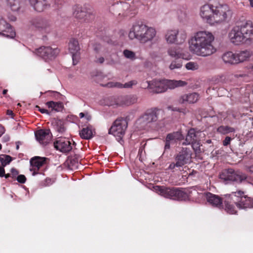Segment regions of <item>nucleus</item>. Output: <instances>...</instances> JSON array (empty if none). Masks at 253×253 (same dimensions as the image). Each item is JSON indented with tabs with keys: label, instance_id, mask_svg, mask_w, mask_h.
Segmentation results:
<instances>
[{
	"label": "nucleus",
	"instance_id": "37",
	"mask_svg": "<svg viewBox=\"0 0 253 253\" xmlns=\"http://www.w3.org/2000/svg\"><path fill=\"white\" fill-rule=\"evenodd\" d=\"M7 4L13 11H18L20 7L22 0H6Z\"/></svg>",
	"mask_w": 253,
	"mask_h": 253
},
{
	"label": "nucleus",
	"instance_id": "16",
	"mask_svg": "<svg viewBox=\"0 0 253 253\" xmlns=\"http://www.w3.org/2000/svg\"><path fill=\"white\" fill-rule=\"evenodd\" d=\"M54 147L63 153L71 151L73 148L72 142L65 137H59L53 143Z\"/></svg>",
	"mask_w": 253,
	"mask_h": 253
},
{
	"label": "nucleus",
	"instance_id": "27",
	"mask_svg": "<svg viewBox=\"0 0 253 253\" xmlns=\"http://www.w3.org/2000/svg\"><path fill=\"white\" fill-rule=\"evenodd\" d=\"M29 1L34 9L40 12L43 11L50 6L47 0H29Z\"/></svg>",
	"mask_w": 253,
	"mask_h": 253
},
{
	"label": "nucleus",
	"instance_id": "1",
	"mask_svg": "<svg viewBox=\"0 0 253 253\" xmlns=\"http://www.w3.org/2000/svg\"><path fill=\"white\" fill-rule=\"evenodd\" d=\"M213 35L207 31H200L194 34L189 41V49L194 54L202 56H210L216 51L213 44Z\"/></svg>",
	"mask_w": 253,
	"mask_h": 253
},
{
	"label": "nucleus",
	"instance_id": "40",
	"mask_svg": "<svg viewBox=\"0 0 253 253\" xmlns=\"http://www.w3.org/2000/svg\"><path fill=\"white\" fill-rule=\"evenodd\" d=\"M182 66V61L181 60L178 59H175L171 62L169 68L170 70L175 69H179Z\"/></svg>",
	"mask_w": 253,
	"mask_h": 253
},
{
	"label": "nucleus",
	"instance_id": "10",
	"mask_svg": "<svg viewBox=\"0 0 253 253\" xmlns=\"http://www.w3.org/2000/svg\"><path fill=\"white\" fill-rule=\"evenodd\" d=\"M232 193H234L233 198L235 205L239 210L253 208V199L246 195L244 191L238 190Z\"/></svg>",
	"mask_w": 253,
	"mask_h": 253
},
{
	"label": "nucleus",
	"instance_id": "60",
	"mask_svg": "<svg viewBox=\"0 0 253 253\" xmlns=\"http://www.w3.org/2000/svg\"><path fill=\"white\" fill-rule=\"evenodd\" d=\"M8 90L7 89H4L2 91V94L3 95H6L7 94Z\"/></svg>",
	"mask_w": 253,
	"mask_h": 253
},
{
	"label": "nucleus",
	"instance_id": "45",
	"mask_svg": "<svg viewBox=\"0 0 253 253\" xmlns=\"http://www.w3.org/2000/svg\"><path fill=\"white\" fill-rule=\"evenodd\" d=\"M18 182L20 183H25L26 182V181L27 180L26 177L24 175L20 174L17 176L16 178Z\"/></svg>",
	"mask_w": 253,
	"mask_h": 253
},
{
	"label": "nucleus",
	"instance_id": "46",
	"mask_svg": "<svg viewBox=\"0 0 253 253\" xmlns=\"http://www.w3.org/2000/svg\"><path fill=\"white\" fill-rule=\"evenodd\" d=\"M35 108L36 109V110L40 111L42 114H46L48 115L50 114V112H49L47 110L43 109V108H41L40 106H39L38 105H37L35 107Z\"/></svg>",
	"mask_w": 253,
	"mask_h": 253
},
{
	"label": "nucleus",
	"instance_id": "15",
	"mask_svg": "<svg viewBox=\"0 0 253 253\" xmlns=\"http://www.w3.org/2000/svg\"><path fill=\"white\" fill-rule=\"evenodd\" d=\"M137 101V97L134 95H121L114 98L111 105L124 106L132 105Z\"/></svg>",
	"mask_w": 253,
	"mask_h": 253
},
{
	"label": "nucleus",
	"instance_id": "22",
	"mask_svg": "<svg viewBox=\"0 0 253 253\" xmlns=\"http://www.w3.org/2000/svg\"><path fill=\"white\" fill-rule=\"evenodd\" d=\"M38 141L43 145H46L51 140L52 134L49 129H41L35 132Z\"/></svg>",
	"mask_w": 253,
	"mask_h": 253
},
{
	"label": "nucleus",
	"instance_id": "29",
	"mask_svg": "<svg viewBox=\"0 0 253 253\" xmlns=\"http://www.w3.org/2000/svg\"><path fill=\"white\" fill-rule=\"evenodd\" d=\"M237 63H240L250 59L253 55V52L250 50L246 49L239 51L236 52Z\"/></svg>",
	"mask_w": 253,
	"mask_h": 253
},
{
	"label": "nucleus",
	"instance_id": "51",
	"mask_svg": "<svg viewBox=\"0 0 253 253\" xmlns=\"http://www.w3.org/2000/svg\"><path fill=\"white\" fill-rule=\"evenodd\" d=\"M5 169H4V167L1 166L0 167V177H2L3 175H4Z\"/></svg>",
	"mask_w": 253,
	"mask_h": 253
},
{
	"label": "nucleus",
	"instance_id": "31",
	"mask_svg": "<svg viewBox=\"0 0 253 253\" xmlns=\"http://www.w3.org/2000/svg\"><path fill=\"white\" fill-rule=\"evenodd\" d=\"M222 59L225 63L231 65L238 64L236 54L232 51H227L224 53L222 56Z\"/></svg>",
	"mask_w": 253,
	"mask_h": 253
},
{
	"label": "nucleus",
	"instance_id": "25",
	"mask_svg": "<svg viewBox=\"0 0 253 253\" xmlns=\"http://www.w3.org/2000/svg\"><path fill=\"white\" fill-rule=\"evenodd\" d=\"M207 201L213 207L221 209L223 208L222 203L224 198L221 199L219 196L211 193H207L206 195Z\"/></svg>",
	"mask_w": 253,
	"mask_h": 253
},
{
	"label": "nucleus",
	"instance_id": "44",
	"mask_svg": "<svg viewBox=\"0 0 253 253\" xmlns=\"http://www.w3.org/2000/svg\"><path fill=\"white\" fill-rule=\"evenodd\" d=\"M169 108H170L172 111H176L180 113H182L183 114H185L186 113V109L183 108H179V107H169Z\"/></svg>",
	"mask_w": 253,
	"mask_h": 253
},
{
	"label": "nucleus",
	"instance_id": "6",
	"mask_svg": "<svg viewBox=\"0 0 253 253\" xmlns=\"http://www.w3.org/2000/svg\"><path fill=\"white\" fill-rule=\"evenodd\" d=\"M128 118L118 117L109 129L108 133L113 135L118 141L122 140L128 125Z\"/></svg>",
	"mask_w": 253,
	"mask_h": 253
},
{
	"label": "nucleus",
	"instance_id": "62",
	"mask_svg": "<svg viewBox=\"0 0 253 253\" xmlns=\"http://www.w3.org/2000/svg\"><path fill=\"white\" fill-rule=\"evenodd\" d=\"M250 3L251 6L253 7V0H250Z\"/></svg>",
	"mask_w": 253,
	"mask_h": 253
},
{
	"label": "nucleus",
	"instance_id": "55",
	"mask_svg": "<svg viewBox=\"0 0 253 253\" xmlns=\"http://www.w3.org/2000/svg\"><path fill=\"white\" fill-rule=\"evenodd\" d=\"M85 117L86 120H87V121H89L91 119V116L90 115H89L88 113L85 114Z\"/></svg>",
	"mask_w": 253,
	"mask_h": 253
},
{
	"label": "nucleus",
	"instance_id": "24",
	"mask_svg": "<svg viewBox=\"0 0 253 253\" xmlns=\"http://www.w3.org/2000/svg\"><path fill=\"white\" fill-rule=\"evenodd\" d=\"M147 87L153 89L157 93H162L167 90L165 80L161 81L153 80L151 82H147Z\"/></svg>",
	"mask_w": 253,
	"mask_h": 253
},
{
	"label": "nucleus",
	"instance_id": "5",
	"mask_svg": "<svg viewBox=\"0 0 253 253\" xmlns=\"http://www.w3.org/2000/svg\"><path fill=\"white\" fill-rule=\"evenodd\" d=\"M192 154V152L190 148L182 147L181 151L174 156L175 162L170 163L167 169L174 172L176 168L182 167L191 161Z\"/></svg>",
	"mask_w": 253,
	"mask_h": 253
},
{
	"label": "nucleus",
	"instance_id": "39",
	"mask_svg": "<svg viewBox=\"0 0 253 253\" xmlns=\"http://www.w3.org/2000/svg\"><path fill=\"white\" fill-rule=\"evenodd\" d=\"M12 160V157L9 155H1L0 156V162L1 166L4 167L9 164Z\"/></svg>",
	"mask_w": 253,
	"mask_h": 253
},
{
	"label": "nucleus",
	"instance_id": "58",
	"mask_svg": "<svg viewBox=\"0 0 253 253\" xmlns=\"http://www.w3.org/2000/svg\"><path fill=\"white\" fill-rule=\"evenodd\" d=\"M79 116L80 118H83L85 116V114H84V113H80V114H79Z\"/></svg>",
	"mask_w": 253,
	"mask_h": 253
},
{
	"label": "nucleus",
	"instance_id": "59",
	"mask_svg": "<svg viewBox=\"0 0 253 253\" xmlns=\"http://www.w3.org/2000/svg\"><path fill=\"white\" fill-rule=\"evenodd\" d=\"M224 77L223 76H218L217 77V79H218V81H217V83H218L219 82V81L221 80H222V78Z\"/></svg>",
	"mask_w": 253,
	"mask_h": 253
},
{
	"label": "nucleus",
	"instance_id": "13",
	"mask_svg": "<svg viewBox=\"0 0 253 253\" xmlns=\"http://www.w3.org/2000/svg\"><path fill=\"white\" fill-rule=\"evenodd\" d=\"M60 52L58 48H52L50 46H42L35 50L36 54L45 60L55 58Z\"/></svg>",
	"mask_w": 253,
	"mask_h": 253
},
{
	"label": "nucleus",
	"instance_id": "54",
	"mask_svg": "<svg viewBox=\"0 0 253 253\" xmlns=\"http://www.w3.org/2000/svg\"><path fill=\"white\" fill-rule=\"evenodd\" d=\"M45 182L47 183L46 185H49L51 184V179L50 178H46Z\"/></svg>",
	"mask_w": 253,
	"mask_h": 253
},
{
	"label": "nucleus",
	"instance_id": "36",
	"mask_svg": "<svg viewBox=\"0 0 253 253\" xmlns=\"http://www.w3.org/2000/svg\"><path fill=\"white\" fill-rule=\"evenodd\" d=\"M235 128L228 126H220L217 128V132L221 134H227L229 133L235 132Z\"/></svg>",
	"mask_w": 253,
	"mask_h": 253
},
{
	"label": "nucleus",
	"instance_id": "19",
	"mask_svg": "<svg viewBox=\"0 0 253 253\" xmlns=\"http://www.w3.org/2000/svg\"><path fill=\"white\" fill-rule=\"evenodd\" d=\"M47 158L45 157H41L39 156H36L32 158L30 160L31 168L30 171H33L32 175H35L39 173V171L44 165L45 164Z\"/></svg>",
	"mask_w": 253,
	"mask_h": 253
},
{
	"label": "nucleus",
	"instance_id": "32",
	"mask_svg": "<svg viewBox=\"0 0 253 253\" xmlns=\"http://www.w3.org/2000/svg\"><path fill=\"white\" fill-rule=\"evenodd\" d=\"M137 84V82L136 81L132 80L124 84L118 82H110L106 84V86L109 87H116L118 88H130L133 85H136Z\"/></svg>",
	"mask_w": 253,
	"mask_h": 253
},
{
	"label": "nucleus",
	"instance_id": "63",
	"mask_svg": "<svg viewBox=\"0 0 253 253\" xmlns=\"http://www.w3.org/2000/svg\"><path fill=\"white\" fill-rule=\"evenodd\" d=\"M249 170L253 172V166H251L249 168Z\"/></svg>",
	"mask_w": 253,
	"mask_h": 253
},
{
	"label": "nucleus",
	"instance_id": "53",
	"mask_svg": "<svg viewBox=\"0 0 253 253\" xmlns=\"http://www.w3.org/2000/svg\"><path fill=\"white\" fill-rule=\"evenodd\" d=\"M7 115L11 116L12 118L13 117L14 114L11 110H8L7 111Z\"/></svg>",
	"mask_w": 253,
	"mask_h": 253
},
{
	"label": "nucleus",
	"instance_id": "48",
	"mask_svg": "<svg viewBox=\"0 0 253 253\" xmlns=\"http://www.w3.org/2000/svg\"><path fill=\"white\" fill-rule=\"evenodd\" d=\"M10 172L12 178H15V177H16L19 173L18 171L14 168L11 169L10 170Z\"/></svg>",
	"mask_w": 253,
	"mask_h": 253
},
{
	"label": "nucleus",
	"instance_id": "11",
	"mask_svg": "<svg viewBox=\"0 0 253 253\" xmlns=\"http://www.w3.org/2000/svg\"><path fill=\"white\" fill-rule=\"evenodd\" d=\"M201 134L202 131L195 128H191L188 130L185 139L181 144L182 146L191 145L193 149L197 151L200 147Z\"/></svg>",
	"mask_w": 253,
	"mask_h": 253
},
{
	"label": "nucleus",
	"instance_id": "33",
	"mask_svg": "<svg viewBox=\"0 0 253 253\" xmlns=\"http://www.w3.org/2000/svg\"><path fill=\"white\" fill-rule=\"evenodd\" d=\"M52 124L55 130L60 133H63L66 128L65 126V123L63 120L58 118H54L52 121Z\"/></svg>",
	"mask_w": 253,
	"mask_h": 253
},
{
	"label": "nucleus",
	"instance_id": "64",
	"mask_svg": "<svg viewBox=\"0 0 253 253\" xmlns=\"http://www.w3.org/2000/svg\"><path fill=\"white\" fill-rule=\"evenodd\" d=\"M16 19V18L15 16H12L11 18V20L12 21H15Z\"/></svg>",
	"mask_w": 253,
	"mask_h": 253
},
{
	"label": "nucleus",
	"instance_id": "21",
	"mask_svg": "<svg viewBox=\"0 0 253 253\" xmlns=\"http://www.w3.org/2000/svg\"><path fill=\"white\" fill-rule=\"evenodd\" d=\"M213 4V3H211L203 5L200 8V15L203 19L211 25H212Z\"/></svg>",
	"mask_w": 253,
	"mask_h": 253
},
{
	"label": "nucleus",
	"instance_id": "28",
	"mask_svg": "<svg viewBox=\"0 0 253 253\" xmlns=\"http://www.w3.org/2000/svg\"><path fill=\"white\" fill-rule=\"evenodd\" d=\"M68 46L69 50L72 54L73 64L75 65L76 63H75V59L77 56L76 53L80 50L79 42L74 38L71 39L69 41Z\"/></svg>",
	"mask_w": 253,
	"mask_h": 253
},
{
	"label": "nucleus",
	"instance_id": "17",
	"mask_svg": "<svg viewBox=\"0 0 253 253\" xmlns=\"http://www.w3.org/2000/svg\"><path fill=\"white\" fill-rule=\"evenodd\" d=\"M184 136L181 130L168 133L166 137L165 149H169L171 144H174L178 141L184 140Z\"/></svg>",
	"mask_w": 253,
	"mask_h": 253
},
{
	"label": "nucleus",
	"instance_id": "26",
	"mask_svg": "<svg viewBox=\"0 0 253 253\" xmlns=\"http://www.w3.org/2000/svg\"><path fill=\"white\" fill-rule=\"evenodd\" d=\"M168 53L170 56L175 58V59L180 58L187 60L188 59L182 49L178 47L173 46L170 47L168 50Z\"/></svg>",
	"mask_w": 253,
	"mask_h": 253
},
{
	"label": "nucleus",
	"instance_id": "23",
	"mask_svg": "<svg viewBox=\"0 0 253 253\" xmlns=\"http://www.w3.org/2000/svg\"><path fill=\"white\" fill-rule=\"evenodd\" d=\"M200 99L198 93L192 92L181 95L178 99V102L183 104H191L196 103Z\"/></svg>",
	"mask_w": 253,
	"mask_h": 253
},
{
	"label": "nucleus",
	"instance_id": "42",
	"mask_svg": "<svg viewBox=\"0 0 253 253\" xmlns=\"http://www.w3.org/2000/svg\"><path fill=\"white\" fill-rule=\"evenodd\" d=\"M66 0H54L52 7L55 9H60L66 3Z\"/></svg>",
	"mask_w": 253,
	"mask_h": 253
},
{
	"label": "nucleus",
	"instance_id": "47",
	"mask_svg": "<svg viewBox=\"0 0 253 253\" xmlns=\"http://www.w3.org/2000/svg\"><path fill=\"white\" fill-rule=\"evenodd\" d=\"M232 138L229 136H226L224 140L222 142L223 145L224 146H227L230 144Z\"/></svg>",
	"mask_w": 253,
	"mask_h": 253
},
{
	"label": "nucleus",
	"instance_id": "56",
	"mask_svg": "<svg viewBox=\"0 0 253 253\" xmlns=\"http://www.w3.org/2000/svg\"><path fill=\"white\" fill-rule=\"evenodd\" d=\"M3 177H5V178H8L9 177H11V173L5 174L4 173V175H3Z\"/></svg>",
	"mask_w": 253,
	"mask_h": 253
},
{
	"label": "nucleus",
	"instance_id": "49",
	"mask_svg": "<svg viewBox=\"0 0 253 253\" xmlns=\"http://www.w3.org/2000/svg\"><path fill=\"white\" fill-rule=\"evenodd\" d=\"M102 46L99 43H96L94 45L93 49L96 52L98 53L101 49Z\"/></svg>",
	"mask_w": 253,
	"mask_h": 253
},
{
	"label": "nucleus",
	"instance_id": "8",
	"mask_svg": "<svg viewBox=\"0 0 253 253\" xmlns=\"http://www.w3.org/2000/svg\"><path fill=\"white\" fill-rule=\"evenodd\" d=\"M212 8V25L224 21L230 12L229 7L227 5L221 4L218 2L213 3Z\"/></svg>",
	"mask_w": 253,
	"mask_h": 253
},
{
	"label": "nucleus",
	"instance_id": "2",
	"mask_svg": "<svg viewBox=\"0 0 253 253\" xmlns=\"http://www.w3.org/2000/svg\"><path fill=\"white\" fill-rule=\"evenodd\" d=\"M228 37L235 45L253 43V23L248 20L238 23L229 32Z\"/></svg>",
	"mask_w": 253,
	"mask_h": 253
},
{
	"label": "nucleus",
	"instance_id": "30",
	"mask_svg": "<svg viewBox=\"0 0 253 253\" xmlns=\"http://www.w3.org/2000/svg\"><path fill=\"white\" fill-rule=\"evenodd\" d=\"M74 15L76 18L83 20L85 22H89L94 18L93 14L82 10H76L74 12Z\"/></svg>",
	"mask_w": 253,
	"mask_h": 253
},
{
	"label": "nucleus",
	"instance_id": "14",
	"mask_svg": "<svg viewBox=\"0 0 253 253\" xmlns=\"http://www.w3.org/2000/svg\"><path fill=\"white\" fill-rule=\"evenodd\" d=\"M178 31L177 30L168 31L165 35L167 42L169 43L181 44L183 43L186 38V33L183 32L180 33L179 37H178Z\"/></svg>",
	"mask_w": 253,
	"mask_h": 253
},
{
	"label": "nucleus",
	"instance_id": "57",
	"mask_svg": "<svg viewBox=\"0 0 253 253\" xmlns=\"http://www.w3.org/2000/svg\"><path fill=\"white\" fill-rule=\"evenodd\" d=\"M3 139H4L5 141H8L9 140L10 138H9V137L8 136H4L3 137Z\"/></svg>",
	"mask_w": 253,
	"mask_h": 253
},
{
	"label": "nucleus",
	"instance_id": "4",
	"mask_svg": "<svg viewBox=\"0 0 253 253\" xmlns=\"http://www.w3.org/2000/svg\"><path fill=\"white\" fill-rule=\"evenodd\" d=\"M156 35L155 29L148 27L141 22H138L133 25L128 37L131 39L136 38L140 43H145L151 41Z\"/></svg>",
	"mask_w": 253,
	"mask_h": 253
},
{
	"label": "nucleus",
	"instance_id": "38",
	"mask_svg": "<svg viewBox=\"0 0 253 253\" xmlns=\"http://www.w3.org/2000/svg\"><path fill=\"white\" fill-rule=\"evenodd\" d=\"M80 135L83 139H89L92 137V131L88 126H87L81 130Z\"/></svg>",
	"mask_w": 253,
	"mask_h": 253
},
{
	"label": "nucleus",
	"instance_id": "43",
	"mask_svg": "<svg viewBox=\"0 0 253 253\" xmlns=\"http://www.w3.org/2000/svg\"><path fill=\"white\" fill-rule=\"evenodd\" d=\"M185 67L188 70H195L198 69L199 65L197 63L189 62L186 64Z\"/></svg>",
	"mask_w": 253,
	"mask_h": 253
},
{
	"label": "nucleus",
	"instance_id": "18",
	"mask_svg": "<svg viewBox=\"0 0 253 253\" xmlns=\"http://www.w3.org/2000/svg\"><path fill=\"white\" fill-rule=\"evenodd\" d=\"M234 193L232 192L231 194H227L225 196L223 202L224 205L223 208L224 210L229 214H236L238 212L237 209H238L235 205V202L233 199H234Z\"/></svg>",
	"mask_w": 253,
	"mask_h": 253
},
{
	"label": "nucleus",
	"instance_id": "7",
	"mask_svg": "<svg viewBox=\"0 0 253 253\" xmlns=\"http://www.w3.org/2000/svg\"><path fill=\"white\" fill-rule=\"evenodd\" d=\"M29 26L31 29L42 33H48L52 29L51 21L40 16L32 18L29 21Z\"/></svg>",
	"mask_w": 253,
	"mask_h": 253
},
{
	"label": "nucleus",
	"instance_id": "34",
	"mask_svg": "<svg viewBox=\"0 0 253 253\" xmlns=\"http://www.w3.org/2000/svg\"><path fill=\"white\" fill-rule=\"evenodd\" d=\"M165 83H166L167 89H173L177 87L184 86L187 84V83L181 80H165Z\"/></svg>",
	"mask_w": 253,
	"mask_h": 253
},
{
	"label": "nucleus",
	"instance_id": "52",
	"mask_svg": "<svg viewBox=\"0 0 253 253\" xmlns=\"http://www.w3.org/2000/svg\"><path fill=\"white\" fill-rule=\"evenodd\" d=\"M5 129L4 126L0 125V137L5 132Z\"/></svg>",
	"mask_w": 253,
	"mask_h": 253
},
{
	"label": "nucleus",
	"instance_id": "61",
	"mask_svg": "<svg viewBox=\"0 0 253 253\" xmlns=\"http://www.w3.org/2000/svg\"><path fill=\"white\" fill-rule=\"evenodd\" d=\"M114 63H115V61L113 60H112L108 64H110V65H113Z\"/></svg>",
	"mask_w": 253,
	"mask_h": 253
},
{
	"label": "nucleus",
	"instance_id": "12",
	"mask_svg": "<svg viewBox=\"0 0 253 253\" xmlns=\"http://www.w3.org/2000/svg\"><path fill=\"white\" fill-rule=\"evenodd\" d=\"M220 179L225 181H232L238 183L242 182L247 178L245 174L233 169H228L223 170L219 175Z\"/></svg>",
	"mask_w": 253,
	"mask_h": 253
},
{
	"label": "nucleus",
	"instance_id": "35",
	"mask_svg": "<svg viewBox=\"0 0 253 253\" xmlns=\"http://www.w3.org/2000/svg\"><path fill=\"white\" fill-rule=\"evenodd\" d=\"M49 108L56 112H61L64 109V105L61 102L48 101L45 104Z\"/></svg>",
	"mask_w": 253,
	"mask_h": 253
},
{
	"label": "nucleus",
	"instance_id": "41",
	"mask_svg": "<svg viewBox=\"0 0 253 253\" xmlns=\"http://www.w3.org/2000/svg\"><path fill=\"white\" fill-rule=\"evenodd\" d=\"M123 55L124 56L130 60H134L136 59L135 52L128 49H125L123 51Z\"/></svg>",
	"mask_w": 253,
	"mask_h": 253
},
{
	"label": "nucleus",
	"instance_id": "50",
	"mask_svg": "<svg viewBox=\"0 0 253 253\" xmlns=\"http://www.w3.org/2000/svg\"><path fill=\"white\" fill-rule=\"evenodd\" d=\"M95 62L97 63L102 64L104 62V58L103 57H100L95 60Z\"/></svg>",
	"mask_w": 253,
	"mask_h": 253
},
{
	"label": "nucleus",
	"instance_id": "9",
	"mask_svg": "<svg viewBox=\"0 0 253 253\" xmlns=\"http://www.w3.org/2000/svg\"><path fill=\"white\" fill-rule=\"evenodd\" d=\"M162 110L157 107L148 109L138 119L143 126H150L157 122Z\"/></svg>",
	"mask_w": 253,
	"mask_h": 253
},
{
	"label": "nucleus",
	"instance_id": "20",
	"mask_svg": "<svg viewBox=\"0 0 253 253\" xmlns=\"http://www.w3.org/2000/svg\"><path fill=\"white\" fill-rule=\"evenodd\" d=\"M0 35L7 38H13L16 33L11 26L0 16Z\"/></svg>",
	"mask_w": 253,
	"mask_h": 253
},
{
	"label": "nucleus",
	"instance_id": "3",
	"mask_svg": "<svg viewBox=\"0 0 253 253\" xmlns=\"http://www.w3.org/2000/svg\"><path fill=\"white\" fill-rule=\"evenodd\" d=\"M153 188L159 195L173 200L186 201L196 198L197 195H202L195 189H189L186 191L179 188L159 185L154 186Z\"/></svg>",
	"mask_w": 253,
	"mask_h": 253
}]
</instances>
